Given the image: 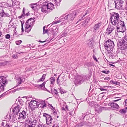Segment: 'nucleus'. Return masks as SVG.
Here are the masks:
<instances>
[{"label": "nucleus", "instance_id": "obj_1", "mask_svg": "<svg viewBox=\"0 0 127 127\" xmlns=\"http://www.w3.org/2000/svg\"><path fill=\"white\" fill-rule=\"evenodd\" d=\"M54 8V5L51 3L47 2L43 3L41 7V11L45 13L50 11L51 10H52Z\"/></svg>", "mask_w": 127, "mask_h": 127}, {"label": "nucleus", "instance_id": "obj_2", "mask_svg": "<svg viewBox=\"0 0 127 127\" xmlns=\"http://www.w3.org/2000/svg\"><path fill=\"white\" fill-rule=\"evenodd\" d=\"M9 10L7 7L3 5L0 6V15L2 17H9L10 15L8 14Z\"/></svg>", "mask_w": 127, "mask_h": 127}, {"label": "nucleus", "instance_id": "obj_3", "mask_svg": "<svg viewBox=\"0 0 127 127\" xmlns=\"http://www.w3.org/2000/svg\"><path fill=\"white\" fill-rule=\"evenodd\" d=\"M104 45L105 49L109 52L113 50L114 46L113 41L108 39L105 42Z\"/></svg>", "mask_w": 127, "mask_h": 127}, {"label": "nucleus", "instance_id": "obj_4", "mask_svg": "<svg viewBox=\"0 0 127 127\" xmlns=\"http://www.w3.org/2000/svg\"><path fill=\"white\" fill-rule=\"evenodd\" d=\"M119 15L117 13H113L110 17L111 22L113 25L115 26L119 19Z\"/></svg>", "mask_w": 127, "mask_h": 127}, {"label": "nucleus", "instance_id": "obj_5", "mask_svg": "<svg viewBox=\"0 0 127 127\" xmlns=\"http://www.w3.org/2000/svg\"><path fill=\"white\" fill-rule=\"evenodd\" d=\"M7 81L6 78L3 76L0 77V92L3 91L4 87L7 84Z\"/></svg>", "mask_w": 127, "mask_h": 127}, {"label": "nucleus", "instance_id": "obj_6", "mask_svg": "<svg viewBox=\"0 0 127 127\" xmlns=\"http://www.w3.org/2000/svg\"><path fill=\"white\" fill-rule=\"evenodd\" d=\"M12 109L13 113L17 115L18 116V113L19 112L21 109L20 106L18 104H15L12 107Z\"/></svg>", "mask_w": 127, "mask_h": 127}, {"label": "nucleus", "instance_id": "obj_7", "mask_svg": "<svg viewBox=\"0 0 127 127\" xmlns=\"http://www.w3.org/2000/svg\"><path fill=\"white\" fill-rule=\"evenodd\" d=\"M76 13L75 12H73L72 13H70L64 17V19L69 21H72L75 17Z\"/></svg>", "mask_w": 127, "mask_h": 127}, {"label": "nucleus", "instance_id": "obj_8", "mask_svg": "<svg viewBox=\"0 0 127 127\" xmlns=\"http://www.w3.org/2000/svg\"><path fill=\"white\" fill-rule=\"evenodd\" d=\"M86 79L85 77H82L79 75L75 80V82L77 84H81Z\"/></svg>", "mask_w": 127, "mask_h": 127}, {"label": "nucleus", "instance_id": "obj_9", "mask_svg": "<svg viewBox=\"0 0 127 127\" xmlns=\"http://www.w3.org/2000/svg\"><path fill=\"white\" fill-rule=\"evenodd\" d=\"M43 116L46 118V123L48 125H50L51 124V122L52 120V118L51 116L46 113L43 114Z\"/></svg>", "mask_w": 127, "mask_h": 127}, {"label": "nucleus", "instance_id": "obj_10", "mask_svg": "<svg viewBox=\"0 0 127 127\" xmlns=\"http://www.w3.org/2000/svg\"><path fill=\"white\" fill-rule=\"evenodd\" d=\"M27 113L25 111L23 110L21 112L19 113L18 115V117L19 120H23L26 118L27 116Z\"/></svg>", "mask_w": 127, "mask_h": 127}, {"label": "nucleus", "instance_id": "obj_11", "mask_svg": "<svg viewBox=\"0 0 127 127\" xmlns=\"http://www.w3.org/2000/svg\"><path fill=\"white\" fill-rule=\"evenodd\" d=\"M115 29L114 26L111 25H109L108 28L106 30V34L107 35H109L111 34Z\"/></svg>", "mask_w": 127, "mask_h": 127}, {"label": "nucleus", "instance_id": "obj_12", "mask_svg": "<svg viewBox=\"0 0 127 127\" xmlns=\"http://www.w3.org/2000/svg\"><path fill=\"white\" fill-rule=\"evenodd\" d=\"M119 48L121 50H124L127 48V44L123 42H120L118 44Z\"/></svg>", "mask_w": 127, "mask_h": 127}, {"label": "nucleus", "instance_id": "obj_13", "mask_svg": "<svg viewBox=\"0 0 127 127\" xmlns=\"http://www.w3.org/2000/svg\"><path fill=\"white\" fill-rule=\"evenodd\" d=\"M17 115L13 113L9 115V119L13 122H15L17 119Z\"/></svg>", "mask_w": 127, "mask_h": 127}, {"label": "nucleus", "instance_id": "obj_14", "mask_svg": "<svg viewBox=\"0 0 127 127\" xmlns=\"http://www.w3.org/2000/svg\"><path fill=\"white\" fill-rule=\"evenodd\" d=\"M38 106H39L41 108H44L46 107V104L45 102L42 100H38Z\"/></svg>", "mask_w": 127, "mask_h": 127}, {"label": "nucleus", "instance_id": "obj_15", "mask_svg": "<svg viewBox=\"0 0 127 127\" xmlns=\"http://www.w3.org/2000/svg\"><path fill=\"white\" fill-rule=\"evenodd\" d=\"M109 104L112 105V106H111V108L115 110L118 109L119 107L118 104L116 103H114V102L110 103Z\"/></svg>", "mask_w": 127, "mask_h": 127}, {"label": "nucleus", "instance_id": "obj_16", "mask_svg": "<svg viewBox=\"0 0 127 127\" xmlns=\"http://www.w3.org/2000/svg\"><path fill=\"white\" fill-rule=\"evenodd\" d=\"M119 0H115L114 2L115 3V6L116 8L117 9H120L121 8L122 5L120 4L119 2Z\"/></svg>", "mask_w": 127, "mask_h": 127}, {"label": "nucleus", "instance_id": "obj_17", "mask_svg": "<svg viewBox=\"0 0 127 127\" xmlns=\"http://www.w3.org/2000/svg\"><path fill=\"white\" fill-rule=\"evenodd\" d=\"M90 18L88 17L87 19H86L82 23V26L85 27L86 26L88 23L89 22V21L90 20Z\"/></svg>", "mask_w": 127, "mask_h": 127}, {"label": "nucleus", "instance_id": "obj_18", "mask_svg": "<svg viewBox=\"0 0 127 127\" xmlns=\"http://www.w3.org/2000/svg\"><path fill=\"white\" fill-rule=\"evenodd\" d=\"M117 30L118 31H119L120 32H124L126 30L125 26H123L121 27H118V28H117Z\"/></svg>", "mask_w": 127, "mask_h": 127}, {"label": "nucleus", "instance_id": "obj_19", "mask_svg": "<svg viewBox=\"0 0 127 127\" xmlns=\"http://www.w3.org/2000/svg\"><path fill=\"white\" fill-rule=\"evenodd\" d=\"M101 25L100 23H98L95 24V26L93 28L94 30V32H95L98 29H99L100 27L101 26Z\"/></svg>", "mask_w": 127, "mask_h": 127}, {"label": "nucleus", "instance_id": "obj_20", "mask_svg": "<svg viewBox=\"0 0 127 127\" xmlns=\"http://www.w3.org/2000/svg\"><path fill=\"white\" fill-rule=\"evenodd\" d=\"M92 42L93 41L92 40H88L87 42V46L89 47H92L93 46Z\"/></svg>", "mask_w": 127, "mask_h": 127}, {"label": "nucleus", "instance_id": "obj_21", "mask_svg": "<svg viewBox=\"0 0 127 127\" xmlns=\"http://www.w3.org/2000/svg\"><path fill=\"white\" fill-rule=\"evenodd\" d=\"M32 21L33 22L34 21V20L32 18H30L28 19L26 22L25 25V28H27L29 27V22L30 21Z\"/></svg>", "mask_w": 127, "mask_h": 127}, {"label": "nucleus", "instance_id": "obj_22", "mask_svg": "<svg viewBox=\"0 0 127 127\" xmlns=\"http://www.w3.org/2000/svg\"><path fill=\"white\" fill-rule=\"evenodd\" d=\"M31 7L34 10H36V9H38V6L36 4H33L31 5Z\"/></svg>", "mask_w": 127, "mask_h": 127}, {"label": "nucleus", "instance_id": "obj_23", "mask_svg": "<svg viewBox=\"0 0 127 127\" xmlns=\"http://www.w3.org/2000/svg\"><path fill=\"white\" fill-rule=\"evenodd\" d=\"M95 111L97 112V113H100L101 111V109L100 107L98 106L97 107L96 106L95 107Z\"/></svg>", "mask_w": 127, "mask_h": 127}, {"label": "nucleus", "instance_id": "obj_24", "mask_svg": "<svg viewBox=\"0 0 127 127\" xmlns=\"http://www.w3.org/2000/svg\"><path fill=\"white\" fill-rule=\"evenodd\" d=\"M37 107L36 105H33L31 104H29V107L32 111L34 110L35 108Z\"/></svg>", "mask_w": 127, "mask_h": 127}, {"label": "nucleus", "instance_id": "obj_25", "mask_svg": "<svg viewBox=\"0 0 127 127\" xmlns=\"http://www.w3.org/2000/svg\"><path fill=\"white\" fill-rule=\"evenodd\" d=\"M31 125L32 127H35L37 125V123L36 119L35 120L33 121L32 123H31Z\"/></svg>", "mask_w": 127, "mask_h": 127}, {"label": "nucleus", "instance_id": "obj_26", "mask_svg": "<svg viewBox=\"0 0 127 127\" xmlns=\"http://www.w3.org/2000/svg\"><path fill=\"white\" fill-rule=\"evenodd\" d=\"M38 101H36L35 100H32L30 102V104L33 105H36L37 107H38Z\"/></svg>", "mask_w": 127, "mask_h": 127}, {"label": "nucleus", "instance_id": "obj_27", "mask_svg": "<svg viewBox=\"0 0 127 127\" xmlns=\"http://www.w3.org/2000/svg\"><path fill=\"white\" fill-rule=\"evenodd\" d=\"M127 108V107L124 109H121L119 111V112L121 114L125 113L126 112Z\"/></svg>", "mask_w": 127, "mask_h": 127}, {"label": "nucleus", "instance_id": "obj_28", "mask_svg": "<svg viewBox=\"0 0 127 127\" xmlns=\"http://www.w3.org/2000/svg\"><path fill=\"white\" fill-rule=\"evenodd\" d=\"M46 76V75L45 74H43V75L42 77L40 79L38 80V82L43 81L45 79Z\"/></svg>", "mask_w": 127, "mask_h": 127}, {"label": "nucleus", "instance_id": "obj_29", "mask_svg": "<svg viewBox=\"0 0 127 127\" xmlns=\"http://www.w3.org/2000/svg\"><path fill=\"white\" fill-rule=\"evenodd\" d=\"M51 84H54L55 83V78L54 77H51L50 79Z\"/></svg>", "mask_w": 127, "mask_h": 127}, {"label": "nucleus", "instance_id": "obj_30", "mask_svg": "<svg viewBox=\"0 0 127 127\" xmlns=\"http://www.w3.org/2000/svg\"><path fill=\"white\" fill-rule=\"evenodd\" d=\"M51 93L52 94L55 95L57 96H58L59 95L57 91L55 89L54 90L52 91Z\"/></svg>", "mask_w": 127, "mask_h": 127}, {"label": "nucleus", "instance_id": "obj_31", "mask_svg": "<svg viewBox=\"0 0 127 127\" xmlns=\"http://www.w3.org/2000/svg\"><path fill=\"white\" fill-rule=\"evenodd\" d=\"M109 53L108 54V55L109 56V58L113 59V58L115 57L114 56V55L113 53H111V51L110 52H109V51H108Z\"/></svg>", "mask_w": 127, "mask_h": 127}, {"label": "nucleus", "instance_id": "obj_32", "mask_svg": "<svg viewBox=\"0 0 127 127\" xmlns=\"http://www.w3.org/2000/svg\"><path fill=\"white\" fill-rule=\"evenodd\" d=\"M25 8L24 7L23 8V9L22 11V14L18 18L19 19H21L25 15Z\"/></svg>", "mask_w": 127, "mask_h": 127}, {"label": "nucleus", "instance_id": "obj_33", "mask_svg": "<svg viewBox=\"0 0 127 127\" xmlns=\"http://www.w3.org/2000/svg\"><path fill=\"white\" fill-rule=\"evenodd\" d=\"M31 26L30 25H29V27L27 28H25V31L29 32L31 30Z\"/></svg>", "mask_w": 127, "mask_h": 127}, {"label": "nucleus", "instance_id": "obj_34", "mask_svg": "<svg viewBox=\"0 0 127 127\" xmlns=\"http://www.w3.org/2000/svg\"><path fill=\"white\" fill-rule=\"evenodd\" d=\"M110 83L111 84L113 83L114 84L117 85H118L119 84V82H117V81H113V80L110 81Z\"/></svg>", "mask_w": 127, "mask_h": 127}, {"label": "nucleus", "instance_id": "obj_35", "mask_svg": "<svg viewBox=\"0 0 127 127\" xmlns=\"http://www.w3.org/2000/svg\"><path fill=\"white\" fill-rule=\"evenodd\" d=\"M122 42L127 44V36H125L123 38Z\"/></svg>", "mask_w": 127, "mask_h": 127}, {"label": "nucleus", "instance_id": "obj_36", "mask_svg": "<svg viewBox=\"0 0 127 127\" xmlns=\"http://www.w3.org/2000/svg\"><path fill=\"white\" fill-rule=\"evenodd\" d=\"M45 82H44L42 84L40 85H38V87L42 89V88L43 87L44 88L45 87Z\"/></svg>", "mask_w": 127, "mask_h": 127}, {"label": "nucleus", "instance_id": "obj_37", "mask_svg": "<svg viewBox=\"0 0 127 127\" xmlns=\"http://www.w3.org/2000/svg\"><path fill=\"white\" fill-rule=\"evenodd\" d=\"M121 22H124L122 21L121 20H120L119 19L118 22L116 23V24H117V28H118V27H119V26L121 24Z\"/></svg>", "mask_w": 127, "mask_h": 127}, {"label": "nucleus", "instance_id": "obj_38", "mask_svg": "<svg viewBox=\"0 0 127 127\" xmlns=\"http://www.w3.org/2000/svg\"><path fill=\"white\" fill-rule=\"evenodd\" d=\"M32 117H29L28 118L27 120V122L29 123V124L31 123V122H32Z\"/></svg>", "mask_w": 127, "mask_h": 127}, {"label": "nucleus", "instance_id": "obj_39", "mask_svg": "<svg viewBox=\"0 0 127 127\" xmlns=\"http://www.w3.org/2000/svg\"><path fill=\"white\" fill-rule=\"evenodd\" d=\"M8 63L7 62L0 63V66H4L6 65Z\"/></svg>", "mask_w": 127, "mask_h": 127}, {"label": "nucleus", "instance_id": "obj_40", "mask_svg": "<svg viewBox=\"0 0 127 127\" xmlns=\"http://www.w3.org/2000/svg\"><path fill=\"white\" fill-rule=\"evenodd\" d=\"M22 82V80L20 78H19L18 79L17 82L18 84H21Z\"/></svg>", "mask_w": 127, "mask_h": 127}, {"label": "nucleus", "instance_id": "obj_41", "mask_svg": "<svg viewBox=\"0 0 127 127\" xmlns=\"http://www.w3.org/2000/svg\"><path fill=\"white\" fill-rule=\"evenodd\" d=\"M61 20V19L60 20H59L58 21H54L53 22V24H52V25H53V24H56L57 23H59V22H61L62 21Z\"/></svg>", "mask_w": 127, "mask_h": 127}, {"label": "nucleus", "instance_id": "obj_42", "mask_svg": "<svg viewBox=\"0 0 127 127\" xmlns=\"http://www.w3.org/2000/svg\"><path fill=\"white\" fill-rule=\"evenodd\" d=\"M12 57L14 59H17L18 58L17 55L16 54H13L12 56Z\"/></svg>", "mask_w": 127, "mask_h": 127}, {"label": "nucleus", "instance_id": "obj_43", "mask_svg": "<svg viewBox=\"0 0 127 127\" xmlns=\"http://www.w3.org/2000/svg\"><path fill=\"white\" fill-rule=\"evenodd\" d=\"M5 37L7 39H10V35L8 34L5 35Z\"/></svg>", "mask_w": 127, "mask_h": 127}, {"label": "nucleus", "instance_id": "obj_44", "mask_svg": "<svg viewBox=\"0 0 127 127\" xmlns=\"http://www.w3.org/2000/svg\"><path fill=\"white\" fill-rule=\"evenodd\" d=\"M22 42V41L21 40H19L16 41V43L17 45H19Z\"/></svg>", "mask_w": 127, "mask_h": 127}, {"label": "nucleus", "instance_id": "obj_45", "mask_svg": "<svg viewBox=\"0 0 127 127\" xmlns=\"http://www.w3.org/2000/svg\"><path fill=\"white\" fill-rule=\"evenodd\" d=\"M49 30L50 29H48L46 30L44 32H43V34H44L46 33L48 34V33L49 31Z\"/></svg>", "mask_w": 127, "mask_h": 127}, {"label": "nucleus", "instance_id": "obj_46", "mask_svg": "<svg viewBox=\"0 0 127 127\" xmlns=\"http://www.w3.org/2000/svg\"><path fill=\"white\" fill-rule=\"evenodd\" d=\"M67 32H65L64 31L63 32H62V35L63 36H65L67 34Z\"/></svg>", "mask_w": 127, "mask_h": 127}, {"label": "nucleus", "instance_id": "obj_47", "mask_svg": "<svg viewBox=\"0 0 127 127\" xmlns=\"http://www.w3.org/2000/svg\"><path fill=\"white\" fill-rule=\"evenodd\" d=\"M102 72L106 74H108L109 73L110 71L109 70H103L102 71Z\"/></svg>", "mask_w": 127, "mask_h": 127}, {"label": "nucleus", "instance_id": "obj_48", "mask_svg": "<svg viewBox=\"0 0 127 127\" xmlns=\"http://www.w3.org/2000/svg\"><path fill=\"white\" fill-rule=\"evenodd\" d=\"M38 127H46L44 125L39 124L38 125Z\"/></svg>", "mask_w": 127, "mask_h": 127}, {"label": "nucleus", "instance_id": "obj_49", "mask_svg": "<svg viewBox=\"0 0 127 127\" xmlns=\"http://www.w3.org/2000/svg\"><path fill=\"white\" fill-rule=\"evenodd\" d=\"M21 90V88H17L16 89L13 90V92H15L16 91H19Z\"/></svg>", "mask_w": 127, "mask_h": 127}, {"label": "nucleus", "instance_id": "obj_50", "mask_svg": "<svg viewBox=\"0 0 127 127\" xmlns=\"http://www.w3.org/2000/svg\"><path fill=\"white\" fill-rule=\"evenodd\" d=\"M125 26V25L124 24V22H121V24H120V25L119 26V27H120L121 26L122 27V26Z\"/></svg>", "mask_w": 127, "mask_h": 127}, {"label": "nucleus", "instance_id": "obj_51", "mask_svg": "<svg viewBox=\"0 0 127 127\" xmlns=\"http://www.w3.org/2000/svg\"><path fill=\"white\" fill-rule=\"evenodd\" d=\"M60 92L62 94H63L64 93V90L63 89H62L61 88H60Z\"/></svg>", "mask_w": 127, "mask_h": 127}, {"label": "nucleus", "instance_id": "obj_52", "mask_svg": "<svg viewBox=\"0 0 127 127\" xmlns=\"http://www.w3.org/2000/svg\"><path fill=\"white\" fill-rule=\"evenodd\" d=\"M93 59H94V60H95V61L96 62H97L98 61L97 60V59H96V57L94 55H93Z\"/></svg>", "mask_w": 127, "mask_h": 127}, {"label": "nucleus", "instance_id": "obj_53", "mask_svg": "<svg viewBox=\"0 0 127 127\" xmlns=\"http://www.w3.org/2000/svg\"><path fill=\"white\" fill-rule=\"evenodd\" d=\"M23 24L22 23V24H21V26H22V28H21V29H22V32H24V29H23Z\"/></svg>", "mask_w": 127, "mask_h": 127}, {"label": "nucleus", "instance_id": "obj_54", "mask_svg": "<svg viewBox=\"0 0 127 127\" xmlns=\"http://www.w3.org/2000/svg\"><path fill=\"white\" fill-rule=\"evenodd\" d=\"M110 79V78L109 77H106L104 78L105 80H108Z\"/></svg>", "mask_w": 127, "mask_h": 127}, {"label": "nucleus", "instance_id": "obj_55", "mask_svg": "<svg viewBox=\"0 0 127 127\" xmlns=\"http://www.w3.org/2000/svg\"><path fill=\"white\" fill-rule=\"evenodd\" d=\"M52 127H59L57 124H54Z\"/></svg>", "mask_w": 127, "mask_h": 127}, {"label": "nucleus", "instance_id": "obj_56", "mask_svg": "<svg viewBox=\"0 0 127 127\" xmlns=\"http://www.w3.org/2000/svg\"><path fill=\"white\" fill-rule=\"evenodd\" d=\"M59 77H58V78L57 79V84H59V83L60 82V81H59Z\"/></svg>", "mask_w": 127, "mask_h": 127}, {"label": "nucleus", "instance_id": "obj_57", "mask_svg": "<svg viewBox=\"0 0 127 127\" xmlns=\"http://www.w3.org/2000/svg\"><path fill=\"white\" fill-rule=\"evenodd\" d=\"M99 89L101 91H103L105 90V89L103 88H99Z\"/></svg>", "mask_w": 127, "mask_h": 127}, {"label": "nucleus", "instance_id": "obj_58", "mask_svg": "<svg viewBox=\"0 0 127 127\" xmlns=\"http://www.w3.org/2000/svg\"><path fill=\"white\" fill-rule=\"evenodd\" d=\"M127 99H126L125 102V105L127 106Z\"/></svg>", "mask_w": 127, "mask_h": 127}, {"label": "nucleus", "instance_id": "obj_59", "mask_svg": "<svg viewBox=\"0 0 127 127\" xmlns=\"http://www.w3.org/2000/svg\"><path fill=\"white\" fill-rule=\"evenodd\" d=\"M32 122H31V123H32V122L33 121H34V120H35L36 119H34L32 117Z\"/></svg>", "mask_w": 127, "mask_h": 127}, {"label": "nucleus", "instance_id": "obj_60", "mask_svg": "<svg viewBox=\"0 0 127 127\" xmlns=\"http://www.w3.org/2000/svg\"><path fill=\"white\" fill-rule=\"evenodd\" d=\"M120 100V99H117V100H113V102H116L117 101H118Z\"/></svg>", "mask_w": 127, "mask_h": 127}, {"label": "nucleus", "instance_id": "obj_61", "mask_svg": "<svg viewBox=\"0 0 127 127\" xmlns=\"http://www.w3.org/2000/svg\"><path fill=\"white\" fill-rule=\"evenodd\" d=\"M45 26H44L43 28V32L45 31Z\"/></svg>", "mask_w": 127, "mask_h": 127}, {"label": "nucleus", "instance_id": "obj_62", "mask_svg": "<svg viewBox=\"0 0 127 127\" xmlns=\"http://www.w3.org/2000/svg\"><path fill=\"white\" fill-rule=\"evenodd\" d=\"M65 108L67 110V111H68V107L66 105L65 107Z\"/></svg>", "mask_w": 127, "mask_h": 127}, {"label": "nucleus", "instance_id": "obj_63", "mask_svg": "<svg viewBox=\"0 0 127 127\" xmlns=\"http://www.w3.org/2000/svg\"><path fill=\"white\" fill-rule=\"evenodd\" d=\"M62 109L63 110H65V108L64 107H62Z\"/></svg>", "mask_w": 127, "mask_h": 127}, {"label": "nucleus", "instance_id": "obj_64", "mask_svg": "<svg viewBox=\"0 0 127 127\" xmlns=\"http://www.w3.org/2000/svg\"><path fill=\"white\" fill-rule=\"evenodd\" d=\"M64 77H62L61 78V79H62V80L64 81Z\"/></svg>", "mask_w": 127, "mask_h": 127}]
</instances>
